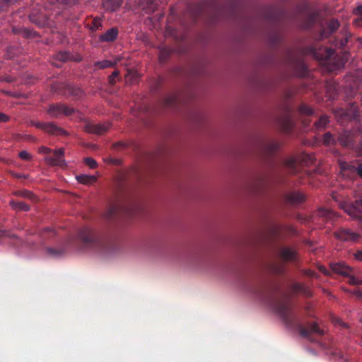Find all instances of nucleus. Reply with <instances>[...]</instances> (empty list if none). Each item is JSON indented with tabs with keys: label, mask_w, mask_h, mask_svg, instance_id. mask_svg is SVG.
I'll return each instance as SVG.
<instances>
[{
	"label": "nucleus",
	"mask_w": 362,
	"mask_h": 362,
	"mask_svg": "<svg viewBox=\"0 0 362 362\" xmlns=\"http://www.w3.org/2000/svg\"><path fill=\"white\" fill-rule=\"evenodd\" d=\"M255 293L275 310L288 327L298 331L301 337L310 339L312 334H324L317 322L308 327L303 325L300 316L293 310L291 297L277 286H266L258 288Z\"/></svg>",
	"instance_id": "obj_1"
},
{
	"label": "nucleus",
	"mask_w": 362,
	"mask_h": 362,
	"mask_svg": "<svg viewBox=\"0 0 362 362\" xmlns=\"http://www.w3.org/2000/svg\"><path fill=\"white\" fill-rule=\"evenodd\" d=\"M78 240L83 249L100 250L105 247V240L93 230L83 228L78 232Z\"/></svg>",
	"instance_id": "obj_2"
},
{
	"label": "nucleus",
	"mask_w": 362,
	"mask_h": 362,
	"mask_svg": "<svg viewBox=\"0 0 362 362\" xmlns=\"http://www.w3.org/2000/svg\"><path fill=\"white\" fill-rule=\"evenodd\" d=\"M316 161L315 156L303 153L296 158H290L285 161V166L291 173H297L300 165H313Z\"/></svg>",
	"instance_id": "obj_3"
},
{
	"label": "nucleus",
	"mask_w": 362,
	"mask_h": 362,
	"mask_svg": "<svg viewBox=\"0 0 362 362\" xmlns=\"http://www.w3.org/2000/svg\"><path fill=\"white\" fill-rule=\"evenodd\" d=\"M303 52L305 54L310 55L321 62L331 61L335 56V51L332 48L324 47L317 48L313 45L304 48Z\"/></svg>",
	"instance_id": "obj_4"
},
{
	"label": "nucleus",
	"mask_w": 362,
	"mask_h": 362,
	"mask_svg": "<svg viewBox=\"0 0 362 362\" xmlns=\"http://www.w3.org/2000/svg\"><path fill=\"white\" fill-rule=\"evenodd\" d=\"M330 269L332 272L348 277V282L351 285H361L362 279L356 277L353 275V269L344 262H337L330 264Z\"/></svg>",
	"instance_id": "obj_5"
},
{
	"label": "nucleus",
	"mask_w": 362,
	"mask_h": 362,
	"mask_svg": "<svg viewBox=\"0 0 362 362\" xmlns=\"http://www.w3.org/2000/svg\"><path fill=\"white\" fill-rule=\"evenodd\" d=\"M288 16L286 9L278 6H271L267 10L264 18L267 23L278 27L288 18Z\"/></svg>",
	"instance_id": "obj_6"
},
{
	"label": "nucleus",
	"mask_w": 362,
	"mask_h": 362,
	"mask_svg": "<svg viewBox=\"0 0 362 362\" xmlns=\"http://www.w3.org/2000/svg\"><path fill=\"white\" fill-rule=\"evenodd\" d=\"M338 139L342 146L354 150L359 156H362V141L358 143L356 136L354 132L344 131L339 134Z\"/></svg>",
	"instance_id": "obj_7"
},
{
	"label": "nucleus",
	"mask_w": 362,
	"mask_h": 362,
	"mask_svg": "<svg viewBox=\"0 0 362 362\" xmlns=\"http://www.w3.org/2000/svg\"><path fill=\"white\" fill-rule=\"evenodd\" d=\"M279 147V144L274 141L261 139L258 143V153L263 159L268 160Z\"/></svg>",
	"instance_id": "obj_8"
},
{
	"label": "nucleus",
	"mask_w": 362,
	"mask_h": 362,
	"mask_svg": "<svg viewBox=\"0 0 362 362\" xmlns=\"http://www.w3.org/2000/svg\"><path fill=\"white\" fill-rule=\"evenodd\" d=\"M211 4V0H203L201 2L189 4L187 6V11L192 16L193 20L196 21L199 16L206 11V7Z\"/></svg>",
	"instance_id": "obj_9"
},
{
	"label": "nucleus",
	"mask_w": 362,
	"mask_h": 362,
	"mask_svg": "<svg viewBox=\"0 0 362 362\" xmlns=\"http://www.w3.org/2000/svg\"><path fill=\"white\" fill-rule=\"evenodd\" d=\"M334 236L339 240L344 242L356 243L359 240L361 235L349 228H341L334 233Z\"/></svg>",
	"instance_id": "obj_10"
},
{
	"label": "nucleus",
	"mask_w": 362,
	"mask_h": 362,
	"mask_svg": "<svg viewBox=\"0 0 362 362\" xmlns=\"http://www.w3.org/2000/svg\"><path fill=\"white\" fill-rule=\"evenodd\" d=\"M47 112L53 117H58L62 115L69 116L74 112V109L69 107L64 104L57 103L50 105L47 110Z\"/></svg>",
	"instance_id": "obj_11"
},
{
	"label": "nucleus",
	"mask_w": 362,
	"mask_h": 362,
	"mask_svg": "<svg viewBox=\"0 0 362 362\" xmlns=\"http://www.w3.org/2000/svg\"><path fill=\"white\" fill-rule=\"evenodd\" d=\"M339 22L337 19L332 18L327 23V26L322 28L320 34L316 37L317 40H322L329 37L332 33L336 32L339 28Z\"/></svg>",
	"instance_id": "obj_12"
},
{
	"label": "nucleus",
	"mask_w": 362,
	"mask_h": 362,
	"mask_svg": "<svg viewBox=\"0 0 362 362\" xmlns=\"http://www.w3.org/2000/svg\"><path fill=\"white\" fill-rule=\"evenodd\" d=\"M345 211L353 218L362 220V199L356 200L348 204Z\"/></svg>",
	"instance_id": "obj_13"
},
{
	"label": "nucleus",
	"mask_w": 362,
	"mask_h": 362,
	"mask_svg": "<svg viewBox=\"0 0 362 362\" xmlns=\"http://www.w3.org/2000/svg\"><path fill=\"white\" fill-rule=\"evenodd\" d=\"M34 125L36 127L42 129L51 134L66 135V132L64 129L57 127L54 123L35 122L34 123Z\"/></svg>",
	"instance_id": "obj_14"
},
{
	"label": "nucleus",
	"mask_w": 362,
	"mask_h": 362,
	"mask_svg": "<svg viewBox=\"0 0 362 362\" xmlns=\"http://www.w3.org/2000/svg\"><path fill=\"white\" fill-rule=\"evenodd\" d=\"M64 150L62 148L55 150L53 152V156H47L45 161L50 165H62L64 163Z\"/></svg>",
	"instance_id": "obj_15"
},
{
	"label": "nucleus",
	"mask_w": 362,
	"mask_h": 362,
	"mask_svg": "<svg viewBox=\"0 0 362 362\" xmlns=\"http://www.w3.org/2000/svg\"><path fill=\"white\" fill-rule=\"evenodd\" d=\"M286 203L291 205H296L303 203L305 200V195L300 192H291L284 195Z\"/></svg>",
	"instance_id": "obj_16"
},
{
	"label": "nucleus",
	"mask_w": 362,
	"mask_h": 362,
	"mask_svg": "<svg viewBox=\"0 0 362 362\" xmlns=\"http://www.w3.org/2000/svg\"><path fill=\"white\" fill-rule=\"evenodd\" d=\"M109 128L110 125L108 124L88 123L84 127L86 132L98 135L104 134L109 129Z\"/></svg>",
	"instance_id": "obj_17"
},
{
	"label": "nucleus",
	"mask_w": 362,
	"mask_h": 362,
	"mask_svg": "<svg viewBox=\"0 0 362 362\" xmlns=\"http://www.w3.org/2000/svg\"><path fill=\"white\" fill-rule=\"evenodd\" d=\"M29 19L31 22L36 24L39 27H44L48 24V18L47 17V15L42 12H33L29 15Z\"/></svg>",
	"instance_id": "obj_18"
},
{
	"label": "nucleus",
	"mask_w": 362,
	"mask_h": 362,
	"mask_svg": "<svg viewBox=\"0 0 362 362\" xmlns=\"http://www.w3.org/2000/svg\"><path fill=\"white\" fill-rule=\"evenodd\" d=\"M317 216H319L320 218H323L325 221L327 222H332L337 218V214L335 212L330 209L325 208L319 209L317 212Z\"/></svg>",
	"instance_id": "obj_19"
},
{
	"label": "nucleus",
	"mask_w": 362,
	"mask_h": 362,
	"mask_svg": "<svg viewBox=\"0 0 362 362\" xmlns=\"http://www.w3.org/2000/svg\"><path fill=\"white\" fill-rule=\"evenodd\" d=\"M118 33L119 31L117 28H112L101 35L99 40L101 42H113L117 39Z\"/></svg>",
	"instance_id": "obj_20"
},
{
	"label": "nucleus",
	"mask_w": 362,
	"mask_h": 362,
	"mask_svg": "<svg viewBox=\"0 0 362 362\" xmlns=\"http://www.w3.org/2000/svg\"><path fill=\"white\" fill-rule=\"evenodd\" d=\"M291 290L295 293H301L306 297L312 296V291L302 283H294L291 285Z\"/></svg>",
	"instance_id": "obj_21"
},
{
	"label": "nucleus",
	"mask_w": 362,
	"mask_h": 362,
	"mask_svg": "<svg viewBox=\"0 0 362 362\" xmlns=\"http://www.w3.org/2000/svg\"><path fill=\"white\" fill-rule=\"evenodd\" d=\"M281 127L282 130L289 134L292 132L294 127V121L293 117L290 113H288L281 121Z\"/></svg>",
	"instance_id": "obj_22"
},
{
	"label": "nucleus",
	"mask_w": 362,
	"mask_h": 362,
	"mask_svg": "<svg viewBox=\"0 0 362 362\" xmlns=\"http://www.w3.org/2000/svg\"><path fill=\"white\" fill-rule=\"evenodd\" d=\"M350 37L351 34L345 30L342 33V37L340 39L337 37L334 39L332 45L339 49L344 48L346 46Z\"/></svg>",
	"instance_id": "obj_23"
},
{
	"label": "nucleus",
	"mask_w": 362,
	"mask_h": 362,
	"mask_svg": "<svg viewBox=\"0 0 362 362\" xmlns=\"http://www.w3.org/2000/svg\"><path fill=\"white\" fill-rule=\"evenodd\" d=\"M120 61V57H117L112 62L110 60L98 61L94 63L96 69H104L106 68L115 67V66Z\"/></svg>",
	"instance_id": "obj_24"
},
{
	"label": "nucleus",
	"mask_w": 362,
	"mask_h": 362,
	"mask_svg": "<svg viewBox=\"0 0 362 362\" xmlns=\"http://www.w3.org/2000/svg\"><path fill=\"white\" fill-rule=\"evenodd\" d=\"M280 257L286 262L294 261L296 259V253L291 248L284 247L280 250Z\"/></svg>",
	"instance_id": "obj_25"
},
{
	"label": "nucleus",
	"mask_w": 362,
	"mask_h": 362,
	"mask_svg": "<svg viewBox=\"0 0 362 362\" xmlns=\"http://www.w3.org/2000/svg\"><path fill=\"white\" fill-rule=\"evenodd\" d=\"M179 96L177 94H170L165 98L163 100V105L165 107L175 108L179 103Z\"/></svg>",
	"instance_id": "obj_26"
},
{
	"label": "nucleus",
	"mask_w": 362,
	"mask_h": 362,
	"mask_svg": "<svg viewBox=\"0 0 362 362\" xmlns=\"http://www.w3.org/2000/svg\"><path fill=\"white\" fill-rule=\"evenodd\" d=\"M13 33L14 34L21 35L26 38H33L35 36V32L33 30L23 27H13Z\"/></svg>",
	"instance_id": "obj_27"
},
{
	"label": "nucleus",
	"mask_w": 362,
	"mask_h": 362,
	"mask_svg": "<svg viewBox=\"0 0 362 362\" xmlns=\"http://www.w3.org/2000/svg\"><path fill=\"white\" fill-rule=\"evenodd\" d=\"M295 74L300 77H303L307 74V66L302 60H297L295 64Z\"/></svg>",
	"instance_id": "obj_28"
},
{
	"label": "nucleus",
	"mask_w": 362,
	"mask_h": 362,
	"mask_svg": "<svg viewBox=\"0 0 362 362\" xmlns=\"http://www.w3.org/2000/svg\"><path fill=\"white\" fill-rule=\"evenodd\" d=\"M341 168L343 171L351 170L353 172H356L361 177H362V162H359L356 165H351L347 163H342L341 164Z\"/></svg>",
	"instance_id": "obj_29"
},
{
	"label": "nucleus",
	"mask_w": 362,
	"mask_h": 362,
	"mask_svg": "<svg viewBox=\"0 0 362 362\" xmlns=\"http://www.w3.org/2000/svg\"><path fill=\"white\" fill-rule=\"evenodd\" d=\"M123 3V0H104L103 6L111 11L119 8Z\"/></svg>",
	"instance_id": "obj_30"
},
{
	"label": "nucleus",
	"mask_w": 362,
	"mask_h": 362,
	"mask_svg": "<svg viewBox=\"0 0 362 362\" xmlns=\"http://www.w3.org/2000/svg\"><path fill=\"white\" fill-rule=\"evenodd\" d=\"M318 19V14L315 12H309L305 17L304 24L305 28H309L313 26Z\"/></svg>",
	"instance_id": "obj_31"
},
{
	"label": "nucleus",
	"mask_w": 362,
	"mask_h": 362,
	"mask_svg": "<svg viewBox=\"0 0 362 362\" xmlns=\"http://www.w3.org/2000/svg\"><path fill=\"white\" fill-rule=\"evenodd\" d=\"M78 182L83 185H90L96 182V177L94 175H79L76 176Z\"/></svg>",
	"instance_id": "obj_32"
},
{
	"label": "nucleus",
	"mask_w": 362,
	"mask_h": 362,
	"mask_svg": "<svg viewBox=\"0 0 362 362\" xmlns=\"http://www.w3.org/2000/svg\"><path fill=\"white\" fill-rule=\"evenodd\" d=\"M329 123V117L325 115H321L319 119L315 122V127L317 130L325 129Z\"/></svg>",
	"instance_id": "obj_33"
},
{
	"label": "nucleus",
	"mask_w": 362,
	"mask_h": 362,
	"mask_svg": "<svg viewBox=\"0 0 362 362\" xmlns=\"http://www.w3.org/2000/svg\"><path fill=\"white\" fill-rule=\"evenodd\" d=\"M11 207L16 211H28L30 210V206L23 202H15L11 200L10 202Z\"/></svg>",
	"instance_id": "obj_34"
},
{
	"label": "nucleus",
	"mask_w": 362,
	"mask_h": 362,
	"mask_svg": "<svg viewBox=\"0 0 362 362\" xmlns=\"http://www.w3.org/2000/svg\"><path fill=\"white\" fill-rule=\"evenodd\" d=\"M88 25L92 31L98 30L102 28V19L99 17H95L91 19L90 23H88Z\"/></svg>",
	"instance_id": "obj_35"
},
{
	"label": "nucleus",
	"mask_w": 362,
	"mask_h": 362,
	"mask_svg": "<svg viewBox=\"0 0 362 362\" xmlns=\"http://www.w3.org/2000/svg\"><path fill=\"white\" fill-rule=\"evenodd\" d=\"M339 111L341 112L340 115L341 116H347L356 119L358 115V107L354 105H351L350 111L344 110L343 109L340 110Z\"/></svg>",
	"instance_id": "obj_36"
},
{
	"label": "nucleus",
	"mask_w": 362,
	"mask_h": 362,
	"mask_svg": "<svg viewBox=\"0 0 362 362\" xmlns=\"http://www.w3.org/2000/svg\"><path fill=\"white\" fill-rule=\"evenodd\" d=\"M68 92L75 99L81 98L84 94L83 91L81 88L72 86H69Z\"/></svg>",
	"instance_id": "obj_37"
},
{
	"label": "nucleus",
	"mask_w": 362,
	"mask_h": 362,
	"mask_svg": "<svg viewBox=\"0 0 362 362\" xmlns=\"http://www.w3.org/2000/svg\"><path fill=\"white\" fill-rule=\"evenodd\" d=\"M14 194L16 196L26 198L32 201H35L36 199L35 195L28 190H19L16 191Z\"/></svg>",
	"instance_id": "obj_38"
},
{
	"label": "nucleus",
	"mask_w": 362,
	"mask_h": 362,
	"mask_svg": "<svg viewBox=\"0 0 362 362\" xmlns=\"http://www.w3.org/2000/svg\"><path fill=\"white\" fill-rule=\"evenodd\" d=\"M55 59L59 62H64L71 60V55L69 52L66 51L59 52L55 54Z\"/></svg>",
	"instance_id": "obj_39"
},
{
	"label": "nucleus",
	"mask_w": 362,
	"mask_h": 362,
	"mask_svg": "<svg viewBox=\"0 0 362 362\" xmlns=\"http://www.w3.org/2000/svg\"><path fill=\"white\" fill-rule=\"evenodd\" d=\"M299 113L303 116H310L314 113L313 110L309 106L302 104L298 108Z\"/></svg>",
	"instance_id": "obj_40"
},
{
	"label": "nucleus",
	"mask_w": 362,
	"mask_h": 362,
	"mask_svg": "<svg viewBox=\"0 0 362 362\" xmlns=\"http://www.w3.org/2000/svg\"><path fill=\"white\" fill-rule=\"evenodd\" d=\"M170 50L168 48L164 47L160 50L159 60L160 62L164 63L169 56L170 55Z\"/></svg>",
	"instance_id": "obj_41"
},
{
	"label": "nucleus",
	"mask_w": 362,
	"mask_h": 362,
	"mask_svg": "<svg viewBox=\"0 0 362 362\" xmlns=\"http://www.w3.org/2000/svg\"><path fill=\"white\" fill-rule=\"evenodd\" d=\"M327 94L329 99L334 100L337 95V90L334 85L330 84L327 86Z\"/></svg>",
	"instance_id": "obj_42"
},
{
	"label": "nucleus",
	"mask_w": 362,
	"mask_h": 362,
	"mask_svg": "<svg viewBox=\"0 0 362 362\" xmlns=\"http://www.w3.org/2000/svg\"><path fill=\"white\" fill-rule=\"evenodd\" d=\"M120 72L119 70H115L111 75L108 76V83L111 86H114L116 83L117 79L119 80Z\"/></svg>",
	"instance_id": "obj_43"
},
{
	"label": "nucleus",
	"mask_w": 362,
	"mask_h": 362,
	"mask_svg": "<svg viewBox=\"0 0 362 362\" xmlns=\"http://www.w3.org/2000/svg\"><path fill=\"white\" fill-rule=\"evenodd\" d=\"M334 138L330 132H327L323 135V144L325 145L328 146L334 144Z\"/></svg>",
	"instance_id": "obj_44"
},
{
	"label": "nucleus",
	"mask_w": 362,
	"mask_h": 362,
	"mask_svg": "<svg viewBox=\"0 0 362 362\" xmlns=\"http://www.w3.org/2000/svg\"><path fill=\"white\" fill-rule=\"evenodd\" d=\"M125 77L130 83H134L137 80L138 74L135 71L128 70Z\"/></svg>",
	"instance_id": "obj_45"
},
{
	"label": "nucleus",
	"mask_w": 362,
	"mask_h": 362,
	"mask_svg": "<svg viewBox=\"0 0 362 362\" xmlns=\"http://www.w3.org/2000/svg\"><path fill=\"white\" fill-rule=\"evenodd\" d=\"M272 270L275 274L281 275L284 273V266L281 264H275L272 266Z\"/></svg>",
	"instance_id": "obj_46"
},
{
	"label": "nucleus",
	"mask_w": 362,
	"mask_h": 362,
	"mask_svg": "<svg viewBox=\"0 0 362 362\" xmlns=\"http://www.w3.org/2000/svg\"><path fill=\"white\" fill-rule=\"evenodd\" d=\"M47 250L49 254H50L51 255L54 256V257L61 256L65 252L64 249H56V248L49 247V248H47Z\"/></svg>",
	"instance_id": "obj_47"
},
{
	"label": "nucleus",
	"mask_w": 362,
	"mask_h": 362,
	"mask_svg": "<svg viewBox=\"0 0 362 362\" xmlns=\"http://www.w3.org/2000/svg\"><path fill=\"white\" fill-rule=\"evenodd\" d=\"M17 0H0V11L6 10L12 4Z\"/></svg>",
	"instance_id": "obj_48"
},
{
	"label": "nucleus",
	"mask_w": 362,
	"mask_h": 362,
	"mask_svg": "<svg viewBox=\"0 0 362 362\" xmlns=\"http://www.w3.org/2000/svg\"><path fill=\"white\" fill-rule=\"evenodd\" d=\"M118 211H119V206H117V205L112 206L110 208V209L107 214V218H112L117 214Z\"/></svg>",
	"instance_id": "obj_49"
},
{
	"label": "nucleus",
	"mask_w": 362,
	"mask_h": 362,
	"mask_svg": "<svg viewBox=\"0 0 362 362\" xmlns=\"http://www.w3.org/2000/svg\"><path fill=\"white\" fill-rule=\"evenodd\" d=\"M84 163L88 165L91 169H95L97 167V162L90 157H87L84 158Z\"/></svg>",
	"instance_id": "obj_50"
},
{
	"label": "nucleus",
	"mask_w": 362,
	"mask_h": 362,
	"mask_svg": "<svg viewBox=\"0 0 362 362\" xmlns=\"http://www.w3.org/2000/svg\"><path fill=\"white\" fill-rule=\"evenodd\" d=\"M331 320L335 325H338L343 327H348V325L345 322H342V320L337 316H332Z\"/></svg>",
	"instance_id": "obj_51"
},
{
	"label": "nucleus",
	"mask_w": 362,
	"mask_h": 362,
	"mask_svg": "<svg viewBox=\"0 0 362 362\" xmlns=\"http://www.w3.org/2000/svg\"><path fill=\"white\" fill-rule=\"evenodd\" d=\"M19 158L24 160H30L32 156L26 151H22L18 153Z\"/></svg>",
	"instance_id": "obj_52"
},
{
	"label": "nucleus",
	"mask_w": 362,
	"mask_h": 362,
	"mask_svg": "<svg viewBox=\"0 0 362 362\" xmlns=\"http://www.w3.org/2000/svg\"><path fill=\"white\" fill-rule=\"evenodd\" d=\"M56 2L60 4H64V5H71L74 4L77 0H55Z\"/></svg>",
	"instance_id": "obj_53"
},
{
	"label": "nucleus",
	"mask_w": 362,
	"mask_h": 362,
	"mask_svg": "<svg viewBox=\"0 0 362 362\" xmlns=\"http://www.w3.org/2000/svg\"><path fill=\"white\" fill-rule=\"evenodd\" d=\"M303 274L309 277H313V278H317V274L313 271V270H310V269H307V270H305L303 272Z\"/></svg>",
	"instance_id": "obj_54"
},
{
	"label": "nucleus",
	"mask_w": 362,
	"mask_h": 362,
	"mask_svg": "<svg viewBox=\"0 0 362 362\" xmlns=\"http://www.w3.org/2000/svg\"><path fill=\"white\" fill-rule=\"evenodd\" d=\"M12 176L17 178V179H27L28 177V175L21 173H17L13 172L11 173Z\"/></svg>",
	"instance_id": "obj_55"
},
{
	"label": "nucleus",
	"mask_w": 362,
	"mask_h": 362,
	"mask_svg": "<svg viewBox=\"0 0 362 362\" xmlns=\"http://www.w3.org/2000/svg\"><path fill=\"white\" fill-rule=\"evenodd\" d=\"M147 4L149 6L151 11H154L156 9V4L155 0H148Z\"/></svg>",
	"instance_id": "obj_56"
},
{
	"label": "nucleus",
	"mask_w": 362,
	"mask_h": 362,
	"mask_svg": "<svg viewBox=\"0 0 362 362\" xmlns=\"http://www.w3.org/2000/svg\"><path fill=\"white\" fill-rule=\"evenodd\" d=\"M353 13L354 15L356 16H362V5H359L357 7H356L354 9Z\"/></svg>",
	"instance_id": "obj_57"
},
{
	"label": "nucleus",
	"mask_w": 362,
	"mask_h": 362,
	"mask_svg": "<svg viewBox=\"0 0 362 362\" xmlns=\"http://www.w3.org/2000/svg\"><path fill=\"white\" fill-rule=\"evenodd\" d=\"M354 24L356 27L362 28V17H358L354 21Z\"/></svg>",
	"instance_id": "obj_58"
},
{
	"label": "nucleus",
	"mask_w": 362,
	"mask_h": 362,
	"mask_svg": "<svg viewBox=\"0 0 362 362\" xmlns=\"http://www.w3.org/2000/svg\"><path fill=\"white\" fill-rule=\"evenodd\" d=\"M9 120V117L2 112H0V122H6Z\"/></svg>",
	"instance_id": "obj_59"
},
{
	"label": "nucleus",
	"mask_w": 362,
	"mask_h": 362,
	"mask_svg": "<svg viewBox=\"0 0 362 362\" xmlns=\"http://www.w3.org/2000/svg\"><path fill=\"white\" fill-rule=\"evenodd\" d=\"M354 255L357 260L362 262V250H357Z\"/></svg>",
	"instance_id": "obj_60"
},
{
	"label": "nucleus",
	"mask_w": 362,
	"mask_h": 362,
	"mask_svg": "<svg viewBox=\"0 0 362 362\" xmlns=\"http://www.w3.org/2000/svg\"><path fill=\"white\" fill-rule=\"evenodd\" d=\"M51 151H52V150L50 148L45 147V146H42L40 148V153H41L48 154Z\"/></svg>",
	"instance_id": "obj_61"
},
{
	"label": "nucleus",
	"mask_w": 362,
	"mask_h": 362,
	"mask_svg": "<svg viewBox=\"0 0 362 362\" xmlns=\"http://www.w3.org/2000/svg\"><path fill=\"white\" fill-rule=\"evenodd\" d=\"M318 269L325 275H329V272L324 266H319Z\"/></svg>",
	"instance_id": "obj_62"
},
{
	"label": "nucleus",
	"mask_w": 362,
	"mask_h": 362,
	"mask_svg": "<svg viewBox=\"0 0 362 362\" xmlns=\"http://www.w3.org/2000/svg\"><path fill=\"white\" fill-rule=\"evenodd\" d=\"M11 237L10 233L6 230H0V237Z\"/></svg>",
	"instance_id": "obj_63"
},
{
	"label": "nucleus",
	"mask_w": 362,
	"mask_h": 362,
	"mask_svg": "<svg viewBox=\"0 0 362 362\" xmlns=\"http://www.w3.org/2000/svg\"><path fill=\"white\" fill-rule=\"evenodd\" d=\"M354 293L359 298H362V291L360 290H357L354 292Z\"/></svg>",
	"instance_id": "obj_64"
}]
</instances>
